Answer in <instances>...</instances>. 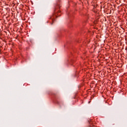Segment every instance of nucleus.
Returning <instances> with one entry per match:
<instances>
[{
  "instance_id": "7ed1b4c3",
  "label": "nucleus",
  "mask_w": 127,
  "mask_h": 127,
  "mask_svg": "<svg viewBox=\"0 0 127 127\" xmlns=\"http://www.w3.org/2000/svg\"><path fill=\"white\" fill-rule=\"evenodd\" d=\"M55 16H57V14H55Z\"/></svg>"
},
{
  "instance_id": "f03ea898",
  "label": "nucleus",
  "mask_w": 127,
  "mask_h": 127,
  "mask_svg": "<svg viewBox=\"0 0 127 127\" xmlns=\"http://www.w3.org/2000/svg\"><path fill=\"white\" fill-rule=\"evenodd\" d=\"M58 7H60V6H59V4H58Z\"/></svg>"
},
{
  "instance_id": "39448f33",
  "label": "nucleus",
  "mask_w": 127,
  "mask_h": 127,
  "mask_svg": "<svg viewBox=\"0 0 127 127\" xmlns=\"http://www.w3.org/2000/svg\"><path fill=\"white\" fill-rule=\"evenodd\" d=\"M59 11V12H60V11Z\"/></svg>"
},
{
  "instance_id": "20e7f679",
  "label": "nucleus",
  "mask_w": 127,
  "mask_h": 127,
  "mask_svg": "<svg viewBox=\"0 0 127 127\" xmlns=\"http://www.w3.org/2000/svg\"><path fill=\"white\" fill-rule=\"evenodd\" d=\"M51 24H52V25L53 24V23H52Z\"/></svg>"
},
{
  "instance_id": "f257e3e1",
  "label": "nucleus",
  "mask_w": 127,
  "mask_h": 127,
  "mask_svg": "<svg viewBox=\"0 0 127 127\" xmlns=\"http://www.w3.org/2000/svg\"><path fill=\"white\" fill-rule=\"evenodd\" d=\"M50 18H51V19H52V21H53H53H54V18H53L52 17V16Z\"/></svg>"
}]
</instances>
